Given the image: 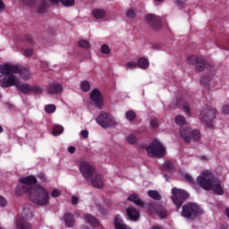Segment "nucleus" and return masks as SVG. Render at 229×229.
Returning <instances> with one entry per match:
<instances>
[{"label":"nucleus","instance_id":"3","mask_svg":"<svg viewBox=\"0 0 229 229\" xmlns=\"http://www.w3.org/2000/svg\"><path fill=\"white\" fill-rule=\"evenodd\" d=\"M30 200L39 207H46L49 204L51 197L46 188L37 185L32 188L29 195Z\"/></svg>","mask_w":229,"mask_h":229},{"label":"nucleus","instance_id":"39","mask_svg":"<svg viewBox=\"0 0 229 229\" xmlns=\"http://www.w3.org/2000/svg\"><path fill=\"white\" fill-rule=\"evenodd\" d=\"M124 67L127 71L128 70L131 71L133 69H137L138 64H137V62H128L125 64Z\"/></svg>","mask_w":229,"mask_h":229},{"label":"nucleus","instance_id":"43","mask_svg":"<svg viewBox=\"0 0 229 229\" xmlns=\"http://www.w3.org/2000/svg\"><path fill=\"white\" fill-rule=\"evenodd\" d=\"M62 196V191L58 190V189H54L51 192V197L52 198H58Z\"/></svg>","mask_w":229,"mask_h":229},{"label":"nucleus","instance_id":"28","mask_svg":"<svg viewBox=\"0 0 229 229\" xmlns=\"http://www.w3.org/2000/svg\"><path fill=\"white\" fill-rule=\"evenodd\" d=\"M148 196L152 198V199H156V201H160V199H162V196L157 191L149 190L148 191Z\"/></svg>","mask_w":229,"mask_h":229},{"label":"nucleus","instance_id":"49","mask_svg":"<svg viewBox=\"0 0 229 229\" xmlns=\"http://www.w3.org/2000/svg\"><path fill=\"white\" fill-rule=\"evenodd\" d=\"M24 56H31L33 55V49L28 48L23 53Z\"/></svg>","mask_w":229,"mask_h":229},{"label":"nucleus","instance_id":"14","mask_svg":"<svg viewBox=\"0 0 229 229\" xmlns=\"http://www.w3.org/2000/svg\"><path fill=\"white\" fill-rule=\"evenodd\" d=\"M90 99L93 101V103L95 104V106H97V108H103V96L101 95V91H99V89H95L90 92L89 95Z\"/></svg>","mask_w":229,"mask_h":229},{"label":"nucleus","instance_id":"15","mask_svg":"<svg viewBox=\"0 0 229 229\" xmlns=\"http://www.w3.org/2000/svg\"><path fill=\"white\" fill-rule=\"evenodd\" d=\"M88 182H91L96 189H103L105 182L103 181V176L98 172L91 177V179L88 180Z\"/></svg>","mask_w":229,"mask_h":229},{"label":"nucleus","instance_id":"33","mask_svg":"<svg viewBox=\"0 0 229 229\" xmlns=\"http://www.w3.org/2000/svg\"><path fill=\"white\" fill-rule=\"evenodd\" d=\"M45 112L46 114H55L56 112V106L53 104L47 105L45 106Z\"/></svg>","mask_w":229,"mask_h":229},{"label":"nucleus","instance_id":"53","mask_svg":"<svg viewBox=\"0 0 229 229\" xmlns=\"http://www.w3.org/2000/svg\"><path fill=\"white\" fill-rule=\"evenodd\" d=\"M80 201V199H78V197H76V196H72V203L73 204V205H78V202Z\"/></svg>","mask_w":229,"mask_h":229},{"label":"nucleus","instance_id":"27","mask_svg":"<svg viewBox=\"0 0 229 229\" xmlns=\"http://www.w3.org/2000/svg\"><path fill=\"white\" fill-rule=\"evenodd\" d=\"M206 67H207V65L205 64V58L200 57L199 59V62H197V64L195 65V68L197 69V71L199 72H203V71H205Z\"/></svg>","mask_w":229,"mask_h":229},{"label":"nucleus","instance_id":"34","mask_svg":"<svg viewBox=\"0 0 229 229\" xmlns=\"http://www.w3.org/2000/svg\"><path fill=\"white\" fill-rule=\"evenodd\" d=\"M81 89L83 90V92H89V90H90V82L88 81H83L81 82Z\"/></svg>","mask_w":229,"mask_h":229},{"label":"nucleus","instance_id":"30","mask_svg":"<svg viewBox=\"0 0 229 229\" xmlns=\"http://www.w3.org/2000/svg\"><path fill=\"white\" fill-rule=\"evenodd\" d=\"M179 106L180 108H183L187 115L191 116V107H189V103L184 100H181L179 102Z\"/></svg>","mask_w":229,"mask_h":229},{"label":"nucleus","instance_id":"23","mask_svg":"<svg viewBox=\"0 0 229 229\" xmlns=\"http://www.w3.org/2000/svg\"><path fill=\"white\" fill-rule=\"evenodd\" d=\"M51 3H61L65 8H71L76 4V0H49Z\"/></svg>","mask_w":229,"mask_h":229},{"label":"nucleus","instance_id":"44","mask_svg":"<svg viewBox=\"0 0 229 229\" xmlns=\"http://www.w3.org/2000/svg\"><path fill=\"white\" fill-rule=\"evenodd\" d=\"M101 51L104 55H108L110 53V47H108V45H103L101 47Z\"/></svg>","mask_w":229,"mask_h":229},{"label":"nucleus","instance_id":"10","mask_svg":"<svg viewBox=\"0 0 229 229\" xmlns=\"http://www.w3.org/2000/svg\"><path fill=\"white\" fill-rule=\"evenodd\" d=\"M172 201L175 204L177 208H181L183 201L189 198V193L183 190L174 188L172 190Z\"/></svg>","mask_w":229,"mask_h":229},{"label":"nucleus","instance_id":"64","mask_svg":"<svg viewBox=\"0 0 229 229\" xmlns=\"http://www.w3.org/2000/svg\"><path fill=\"white\" fill-rule=\"evenodd\" d=\"M155 1H157V3H161V1H164V0H155Z\"/></svg>","mask_w":229,"mask_h":229},{"label":"nucleus","instance_id":"32","mask_svg":"<svg viewBox=\"0 0 229 229\" xmlns=\"http://www.w3.org/2000/svg\"><path fill=\"white\" fill-rule=\"evenodd\" d=\"M163 169L164 171H167V173H171L174 169V165H173L171 161H165L163 165Z\"/></svg>","mask_w":229,"mask_h":229},{"label":"nucleus","instance_id":"52","mask_svg":"<svg viewBox=\"0 0 229 229\" xmlns=\"http://www.w3.org/2000/svg\"><path fill=\"white\" fill-rule=\"evenodd\" d=\"M208 81H210V78L208 77H203L200 81V83H203V85H207V83H208Z\"/></svg>","mask_w":229,"mask_h":229},{"label":"nucleus","instance_id":"5","mask_svg":"<svg viewBox=\"0 0 229 229\" xmlns=\"http://www.w3.org/2000/svg\"><path fill=\"white\" fill-rule=\"evenodd\" d=\"M203 209L194 202H188L182 206L181 216L185 219H194L197 216L203 214Z\"/></svg>","mask_w":229,"mask_h":229},{"label":"nucleus","instance_id":"1","mask_svg":"<svg viewBox=\"0 0 229 229\" xmlns=\"http://www.w3.org/2000/svg\"><path fill=\"white\" fill-rule=\"evenodd\" d=\"M197 183L205 191H213L215 194H218L219 196L224 192L221 181L216 178L214 174L209 171L202 172L199 176L197 177Z\"/></svg>","mask_w":229,"mask_h":229},{"label":"nucleus","instance_id":"8","mask_svg":"<svg viewBox=\"0 0 229 229\" xmlns=\"http://www.w3.org/2000/svg\"><path fill=\"white\" fill-rule=\"evenodd\" d=\"M98 124L104 128L105 130H108L110 128H115L117 126V121L115 117L110 114L102 113L96 119Z\"/></svg>","mask_w":229,"mask_h":229},{"label":"nucleus","instance_id":"40","mask_svg":"<svg viewBox=\"0 0 229 229\" xmlns=\"http://www.w3.org/2000/svg\"><path fill=\"white\" fill-rule=\"evenodd\" d=\"M61 133H64V127L62 125L54 126L53 135H60Z\"/></svg>","mask_w":229,"mask_h":229},{"label":"nucleus","instance_id":"12","mask_svg":"<svg viewBox=\"0 0 229 229\" xmlns=\"http://www.w3.org/2000/svg\"><path fill=\"white\" fill-rule=\"evenodd\" d=\"M216 119V109L212 107L204 108L200 113V120L208 126H212V122Z\"/></svg>","mask_w":229,"mask_h":229},{"label":"nucleus","instance_id":"2","mask_svg":"<svg viewBox=\"0 0 229 229\" xmlns=\"http://www.w3.org/2000/svg\"><path fill=\"white\" fill-rule=\"evenodd\" d=\"M0 87L2 89H8L15 87L19 92L22 94H31V85L29 83H21L17 75L13 74H1L0 75Z\"/></svg>","mask_w":229,"mask_h":229},{"label":"nucleus","instance_id":"60","mask_svg":"<svg viewBox=\"0 0 229 229\" xmlns=\"http://www.w3.org/2000/svg\"><path fill=\"white\" fill-rule=\"evenodd\" d=\"M38 12H39V13H44V9L39 8Z\"/></svg>","mask_w":229,"mask_h":229},{"label":"nucleus","instance_id":"48","mask_svg":"<svg viewBox=\"0 0 229 229\" xmlns=\"http://www.w3.org/2000/svg\"><path fill=\"white\" fill-rule=\"evenodd\" d=\"M150 124L152 126V128H158V120L157 119H152L150 121Z\"/></svg>","mask_w":229,"mask_h":229},{"label":"nucleus","instance_id":"37","mask_svg":"<svg viewBox=\"0 0 229 229\" xmlns=\"http://www.w3.org/2000/svg\"><path fill=\"white\" fill-rule=\"evenodd\" d=\"M175 123L176 124H179V126H183L187 122L183 115H177L175 116Z\"/></svg>","mask_w":229,"mask_h":229},{"label":"nucleus","instance_id":"35","mask_svg":"<svg viewBox=\"0 0 229 229\" xmlns=\"http://www.w3.org/2000/svg\"><path fill=\"white\" fill-rule=\"evenodd\" d=\"M200 58L198 55H191L188 57V63L190 65H196Z\"/></svg>","mask_w":229,"mask_h":229},{"label":"nucleus","instance_id":"62","mask_svg":"<svg viewBox=\"0 0 229 229\" xmlns=\"http://www.w3.org/2000/svg\"><path fill=\"white\" fill-rule=\"evenodd\" d=\"M0 133H3V126L0 125Z\"/></svg>","mask_w":229,"mask_h":229},{"label":"nucleus","instance_id":"61","mask_svg":"<svg viewBox=\"0 0 229 229\" xmlns=\"http://www.w3.org/2000/svg\"><path fill=\"white\" fill-rule=\"evenodd\" d=\"M169 106H170V108H175L176 107V106H174L173 104H171Z\"/></svg>","mask_w":229,"mask_h":229},{"label":"nucleus","instance_id":"45","mask_svg":"<svg viewBox=\"0 0 229 229\" xmlns=\"http://www.w3.org/2000/svg\"><path fill=\"white\" fill-rule=\"evenodd\" d=\"M8 205V200L3 196H0V207L4 208Z\"/></svg>","mask_w":229,"mask_h":229},{"label":"nucleus","instance_id":"22","mask_svg":"<svg viewBox=\"0 0 229 229\" xmlns=\"http://www.w3.org/2000/svg\"><path fill=\"white\" fill-rule=\"evenodd\" d=\"M20 182H22L25 185L31 187L32 185H35L37 183V177L34 175H29L27 177H22L20 179Z\"/></svg>","mask_w":229,"mask_h":229},{"label":"nucleus","instance_id":"55","mask_svg":"<svg viewBox=\"0 0 229 229\" xmlns=\"http://www.w3.org/2000/svg\"><path fill=\"white\" fill-rule=\"evenodd\" d=\"M155 208V203L151 202L148 205V210H153Z\"/></svg>","mask_w":229,"mask_h":229},{"label":"nucleus","instance_id":"24","mask_svg":"<svg viewBox=\"0 0 229 229\" xmlns=\"http://www.w3.org/2000/svg\"><path fill=\"white\" fill-rule=\"evenodd\" d=\"M91 14L95 19H105L106 11H105V9H94Z\"/></svg>","mask_w":229,"mask_h":229},{"label":"nucleus","instance_id":"13","mask_svg":"<svg viewBox=\"0 0 229 229\" xmlns=\"http://www.w3.org/2000/svg\"><path fill=\"white\" fill-rule=\"evenodd\" d=\"M145 21L151 26L153 30H160L162 28V20L160 17L148 13L145 16Z\"/></svg>","mask_w":229,"mask_h":229},{"label":"nucleus","instance_id":"36","mask_svg":"<svg viewBox=\"0 0 229 229\" xmlns=\"http://www.w3.org/2000/svg\"><path fill=\"white\" fill-rule=\"evenodd\" d=\"M156 214H157L160 219H164L165 217H167V210H165V208H159L156 210Z\"/></svg>","mask_w":229,"mask_h":229},{"label":"nucleus","instance_id":"50","mask_svg":"<svg viewBox=\"0 0 229 229\" xmlns=\"http://www.w3.org/2000/svg\"><path fill=\"white\" fill-rule=\"evenodd\" d=\"M38 178L39 179V180H42V182H47V177L46 176V174H38Z\"/></svg>","mask_w":229,"mask_h":229},{"label":"nucleus","instance_id":"31","mask_svg":"<svg viewBox=\"0 0 229 229\" xmlns=\"http://www.w3.org/2000/svg\"><path fill=\"white\" fill-rule=\"evenodd\" d=\"M125 15L128 19H135V17H137V9L135 8L128 9Z\"/></svg>","mask_w":229,"mask_h":229},{"label":"nucleus","instance_id":"9","mask_svg":"<svg viewBox=\"0 0 229 229\" xmlns=\"http://www.w3.org/2000/svg\"><path fill=\"white\" fill-rule=\"evenodd\" d=\"M180 136L186 144H190L192 140H199V139H201V133H199V131L192 130L189 127H182L180 130Z\"/></svg>","mask_w":229,"mask_h":229},{"label":"nucleus","instance_id":"21","mask_svg":"<svg viewBox=\"0 0 229 229\" xmlns=\"http://www.w3.org/2000/svg\"><path fill=\"white\" fill-rule=\"evenodd\" d=\"M114 228L115 229H131V226H128L121 218V216H116L114 218Z\"/></svg>","mask_w":229,"mask_h":229},{"label":"nucleus","instance_id":"46","mask_svg":"<svg viewBox=\"0 0 229 229\" xmlns=\"http://www.w3.org/2000/svg\"><path fill=\"white\" fill-rule=\"evenodd\" d=\"M222 114H224L225 115H228V114H229V106L228 105H225L222 106Z\"/></svg>","mask_w":229,"mask_h":229},{"label":"nucleus","instance_id":"20","mask_svg":"<svg viewBox=\"0 0 229 229\" xmlns=\"http://www.w3.org/2000/svg\"><path fill=\"white\" fill-rule=\"evenodd\" d=\"M127 199L128 201H131L132 203L137 205V207H141V208L146 207V204L144 203V201L140 199V197H139V195L135 193L130 195Z\"/></svg>","mask_w":229,"mask_h":229},{"label":"nucleus","instance_id":"19","mask_svg":"<svg viewBox=\"0 0 229 229\" xmlns=\"http://www.w3.org/2000/svg\"><path fill=\"white\" fill-rule=\"evenodd\" d=\"M63 221L67 228H72L76 223L74 216L71 213H65L63 216Z\"/></svg>","mask_w":229,"mask_h":229},{"label":"nucleus","instance_id":"42","mask_svg":"<svg viewBox=\"0 0 229 229\" xmlns=\"http://www.w3.org/2000/svg\"><path fill=\"white\" fill-rule=\"evenodd\" d=\"M126 140L129 144H135V142H137V137H135L133 134H129Z\"/></svg>","mask_w":229,"mask_h":229},{"label":"nucleus","instance_id":"38","mask_svg":"<svg viewBox=\"0 0 229 229\" xmlns=\"http://www.w3.org/2000/svg\"><path fill=\"white\" fill-rule=\"evenodd\" d=\"M125 117L127 121H133L137 117V114L133 111H127L125 113Z\"/></svg>","mask_w":229,"mask_h":229},{"label":"nucleus","instance_id":"4","mask_svg":"<svg viewBox=\"0 0 229 229\" xmlns=\"http://www.w3.org/2000/svg\"><path fill=\"white\" fill-rule=\"evenodd\" d=\"M0 74H13V76L20 74L24 81H28L31 78L30 68L21 67L12 63L0 64Z\"/></svg>","mask_w":229,"mask_h":229},{"label":"nucleus","instance_id":"7","mask_svg":"<svg viewBox=\"0 0 229 229\" xmlns=\"http://www.w3.org/2000/svg\"><path fill=\"white\" fill-rule=\"evenodd\" d=\"M147 153L152 158H162V157H165V148L160 141L154 140L147 147Z\"/></svg>","mask_w":229,"mask_h":229},{"label":"nucleus","instance_id":"51","mask_svg":"<svg viewBox=\"0 0 229 229\" xmlns=\"http://www.w3.org/2000/svg\"><path fill=\"white\" fill-rule=\"evenodd\" d=\"M81 137H83L84 139H89V131L87 130H83L81 131Z\"/></svg>","mask_w":229,"mask_h":229},{"label":"nucleus","instance_id":"25","mask_svg":"<svg viewBox=\"0 0 229 229\" xmlns=\"http://www.w3.org/2000/svg\"><path fill=\"white\" fill-rule=\"evenodd\" d=\"M137 65L140 69H148L149 67V61L145 57H140L138 59Z\"/></svg>","mask_w":229,"mask_h":229},{"label":"nucleus","instance_id":"41","mask_svg":"<svg viewBox=\"0 0 229 229\" xmlns=\"http://www.w3.org/2000/svg\"><path fill=\"white\" fill-rule=\"evenodd\" d=\"M79 46L82 49H89L90 47V43H89V41H87L85 39H82V40L79 41Z\"/></svg>","mask_w":229,"mask_h":229},{"label":"nucleus","instance_id":"58","mask_svg":"<svg viewBox=\"0 0 229 229\" xmlns=\"http://www.w3.org/2000/svg\"><path fill=\"white\" fill-rule=\"evenodd\" d=\"M175 4H178V5L182 4V1H180V0H175Z\"/></svg>","mask_w":229,"mask_h":229},{"label":"nucleus","instance_id":"63","mask_svg":"<svg viewBox=\"0 0 229 229\" xmlns=\"http://www.w3.org/2000/svg\"><path fill=\"white\" fill-rule=\"evenodd\" d=\"M220 229H228V228H226V226L223 225L220 227Z\"/></svg>","mask_w":229,"mask_h":229},{"label":"nucleus","instance_id":"57","mask_svg":"<svg viewBox=\"0 0 229 229\" xmlns=\"http://www.w3.org/2000/svg\"><path fill=\"white\" fill-rule=\"evenodd\" d=\"M200 159H201V160H208L207 156H201V157H200Z\"/></svg>","mask_w":229,"mask_h":229},{"label":"nucleus","instance_id":"6","mask_svg":"<svg viewBox=\"0 0 229 229\" xmlns=\"http://www.w3.org/2000/svg\"><path fill=\"white\" fill-rule=\"evenodd\" d=\"M30 219H33V211L28 207L23 208L21 217L15 223L17 229H31V224L28 223Z\"/></svg>","mask_w":229,"mask_h":229},{"label":"nucleus","instance_id":"47","mask_svg":"<svg viewBox=\"0 0 229 229\" xmlns=\"http://www.w3.org/2000/svg\"><path fill=\"white\" fill-rule=\"evenodd\" d=\"M184 179L186 182H189V183H194V179H192V176H191L189 174H184Z\"/></svg>","mask_w":229,"mask_h":229},{"label":"nucleus","instance_id":"26","mask_svg":"<svg viewBox=\"0 0 229 229\" xmlns=\"http://www.w3.org/2000/svg\"><path fill=\"white\" fill-rule=\"evenodd\" d=\"M84 217L87 223L92 225L93 226H98V225H99V221H98L97 218L90 214L84 215Z\"/></svg>","mask_w":229,"mask_h":229},{"label":"nucleus","instance_id":"29","mask_svg":"<svg viewBox=\"0 0 229 229\" xmlns=\"http://www.w3.org/2000/svg\"><path fill=\"white\" fill-rule=\"evenodd\" d=\"M44 88L40 85H30V93L32 94H42Z\"/></svg>","mask_w":229,"mask_h":229},{"label":"nucleus","instance_id":"59","mask_svg":"<svg viewBox=\"0 0 229 229\" xmlns=\"http://www.w3.org/2000/svg\"><path fill=\"white\" fill-rule=\"evenodd\" d=\"M81 229H89V226H87V225H82Z\"/></svg>","mask_w":229,"mask_h":229},{"label":"nucleus","instance_id":"11","mask_svg":"<svg viewBox=\"0 0 229 229\" xmlns=\"http://www.w3.org/2000/svg\"><path fill=\"white\" fill-rule=\"evenodd\" d=\"M81 174L89 182L92 176L96 174V168L92 166L89 162L83 161L80 164Z\"/></svg>","mask_w":229,"mask_h":229},{"label":"nucleus","instance_id":"16","mask_svg":"<svg viewBox=\"0 0 229 229\" xmlns=\"http://www.w3.org/2000/svg\"><path fill=\"white\" fill-rule=\"evenodd\" d=\"M33 190V187H29L24 182H21V179L19 180V184L16 187V194L19 196H22V194H26V192H31Z\"/></svg>","mask_w":229,"mask_h":229},{"label":"nucleus","instance_id":"17","mask_svg":"<svg viewBox=\"0 0 229 229\" xmlns=\"http://www.w3.org/2000/svg\"><path fill=\"white\" fill-rule=\"evenodd\" d=\"M126 214L131 221H139V217H140V213L134 207H129L126 209Z\"/></svg>","mask_w":229,"mask_h":229},{"label":"nucleus","instance_id":"18","mask_svg":"<svg viewBox=\"0 0 229 229\" xmlns=\"http://www.w3.org/2000/svg\"><path fill=\"white\" fill-rule=\"evenodd\" d=\"M47 92L51 95L61 94L64 92V86L57 82L52 83L48 85Z\"/></svg>","mask_w":229,"mask_h":229},{"label":"nucleus","instance_id":"56","mask_svg":"<svg viewBox=\"0 0 229 229\" xmlns=\"http://www.w3.org/2000/svg\"><path fill=\"white\" fill-rule=\"evenodd\" d=\"M4 11V3L0 0V12Z\"/></svg>","mask_w":229,"mask_h":229},{"label":"nucleus","instance_id":"54","mask_svg":"<svg viewBox=\"0 0 229 229\" xmlns=\"http://www.w3.org/2000/svg\"><path fill=\"white\" fill-rule=\"evenodd\" d=\"M68 151H69V153H75L76 152V147H74V146H70L69 148H68Z\"/></svg>","mask_w":229,"mask_h":229}]
</instances>
